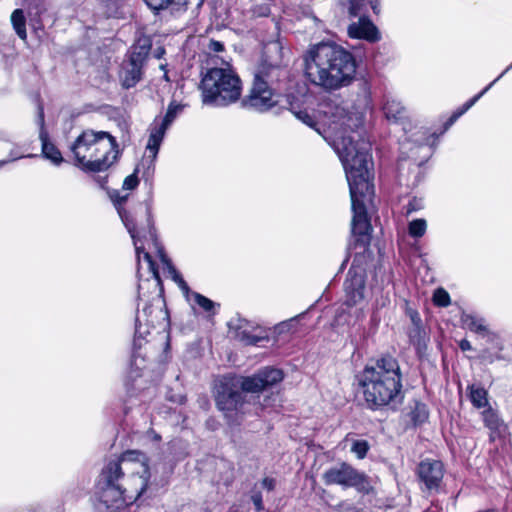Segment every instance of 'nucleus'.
I'll use <instances>...</instances> for the list:
<instances>
[{
	"instance_id": "e433bc0d",
	"label": "nucleus",
	"mask_w": 512,
	"mask_h": 512,
	"mask_svg": "<svg viewBox=\"0 0 512 512\" xmlns=\"http://www.w3.org/2000/svg\"><path fill=\"white\" fill-rule=\"evenodd\" d=\"M262 486L268 491H272L275 488V480L273 478L266 477L262 480Z\"/></svg>"
},
{
	"instance_id": "72a5a7b5",
	"label": "nucleus",
	"mask_w": 512,
	"mask_h": 512,
	"mask_svg": "<svg viewBox=\"0 0 512 512\" xmlns=\"http://www.w3.org/2000/svg\"><path fill=\"white\" fill-rule=\"evenodd\" d=\"M138 178L135 173L127 176L123 182V188L125 190H132L138 185Z\"/></svg>"
},
{
	"instance_id": "a18cd8bd",
	"label": "nucleus",
	"mask_w": 512,
	"mask_h": 512,
	"mask_svg": "<svg viewBox=\"0 0 512 512\" xmlns=\"http://www.w3.org/2000/svg\"><path fill=\"white\" fill-rule=\"evenodd\" d=\"M147 228H148V234L153 238L154 237V232H153V227H152L150 215H148V217H147Z\"/></svg>"
},
{
	"instance_id": "a19ab883",
	"label": "nucleus",
	"mask_w": 512,
	"mask_h": 512,
	"mask_svg": "<svg viewBox=\"0 0 512 512\" xmlns=\"http://www.w3.org/2000/svg\"><path fill=\"white\" fill-rule=\"evenodd\" d=\"M410 318L413 325L421 326V318L416 311L410 313Z\"/></svg>"
},
{
	"instance_id": "423d86ee",
	"label": "nucleus",
	"mask_w": 512,
	"mask_h": 512,
	"mask_svg": "<svg viewBox=\"0 0 512 512\" xmlns=\"http://www.w3.org/2000/svg\"><path fill=\"white\" fill-rule=\"evenodd\" d=\"M283 379V372L265 368L253 376H225L215 387V401L219 410L237 411L243 404V392L258 393Z\"/></svg>"
},
{
	"instance_id": "f8f14e48",
	"label": "nucleus",
	"mask_w": 512,
	"mask_h": 512,
	"mask_svg": "<svg viewBox=\"0 0 512 512\" xmlns=\"http://www.w3.org/2000/svg\"><path fill=\"white\" fill-rule=\"evenodd\" d=\"M150 280L147 279L144 282L139 284L138 287V312L136 316V334L141 335L140 332V325L142 318L147 323V325L154 326L155 318H157V315L153 316V313L156 312L157 314H162V300L160 298V294L155 295L152 300L151 304H148V302L143 298V295L141 293V290L143 289L144 284H149Z\"/></svg>"
},
{
	"instance_id": "9d476101",
	"label": "nucleus",
	"mask_w": 512,
	"mask_h": 512,
	"mask_svg": "<svg viewBox=\"0 0 512 512\" xmlns=\"http://www.w3.org/2000/svg\"><path fill=\"white\" fill-rule=\"evenodd\" d=\"M183 105L170 103L168 106L167 112L162 119L161 123H154L150 128V135L148 139V143L146 145V160L149 159L150 164H152L158 154L160 145L163 141L166 130L171 125V123L175 120L177 115L183 110Z\"/></svg>"
},
{
	"instance_id": "5701e85b",
	"label": "nucleus",
	"mask_w": 512,
	"mask_h": 512,
	"mask_svg": "<svg viewBox=\"0 0 512 512\" xmlns=\"http://www.w3.org/2000/svg\"><path fill=\"white\" fill-rule=\"evenodd\" d=\"M461 321L463 325L470 331L479 334H486L488 332V329L482 318H477L476 316L471 314H463L461 316Z\"/></svg>"
},
{
	"instance_id": "2eb2a0df",
	"label": "nucleus",
	"mask_w": 512,
	"mask_h": 512,
	"mask_svg": "<svg viewBox=\"0 0 512 512\" xmlns=\"http://www.w3.org/2000/svg\"><path fill=\"white\" fill-rule=\"evenodd\" d=\"M146 52H133L130 56L127 66L121 73L122 85L125 88L134 87L141 79V68L145 59Z\"/></svg>"
},
{
	"instance_id": "c756f323",
	"label": "nucleus",
	"mask_w": 512,
	"mask_h": 512,
	"mask_svg": "<svg viewBox=\"0 0 512 512\" xmlns=\"http://www.w3.org/2000/svg\"><path fill=\"white\" fill-rule=\"evenodd\" d=\"M367 0H350L348 13L351 17H357L367 7Z\"/></svg>"
},
{
	"instance_id": "58836bf2",
	"label": "nucleus",
	"mask_w": 512,
	"mask_h": 512,
	"mask_svg": "<svg viewBox=\"0 0 512 512\" xmlns=\"http://www.w3.org/2000/svg\"><path fill=\"white\" fill-rule=\"evenodd\" d=\"M209 47L214 52H221L224 50V45L219 41H211Z\"/></svg>"
},
{
	"instance_id": "09e8293b",
	"label": "nucleus",
	"mask_w": 512,
	"mask_h": 512,
	"mask_svg": "<svg viewBox=\"0 0 512 512\" xmlns=\"http://www.w3.org/2000/svg\"><path fill=\"white\" fill-rule=\"evenodd\" d=\"M4 163H6V161H2V162H0V166H1V165H3Z\"/></svg>"
},
{
	"instance_id": "4468645a",
	"label": "nucleus",
	"mask_w": 512,
	"mask_h": 512,
	"mask_svg": "<svg viewBox=\"0 0 512 512\" xmlns=\"http://www.w3.org/2000/svg\"><path fill=\"white\" fill-rule=\"evenodd\" d=\"M350 38L363 39L374 43L380 40L378 28L366 17H360L357 22L351 23L347 28Z\"/></svg>"
},
{
	"instance_id": "a878e982",
	"label": "nucleus",
	"mask_w": 512,
	"mask_h": 512,
	"mask_svg": "<svg viewBox=\"0 0 512 512\" xmlns=\"http://www.w3.org/2000/svg\"><path fill=\"white\" fill-rule=\"evenodd\" d=\"M512 68V64L508 66L494 81H492L487 87H485L479 94L475 95L472 99L467 101L460 111H468L505 73Z\"/></svg>"
},
{
	"instance_id": "b1692460",
	"label": "nucleus",
	"mask_w": 512,
	"mask_h": 512,
	"mask_svg": "<svg viewBox=\"0 0 512 512\" xmlns=\"http://www.w3.org/2000/svg\"><path fill=\"white\" fill-rule=\"evenodd\" d=\"M11 22L13 28L18 35V37L22 40H26L27 32H26V19L23 13V10L16 9L11 14Z\"/></svg>"
},
{
	"instance_id": "dca6fc26",
	"label": "nucleus",
	"mask_w": 512,
	"mask_h": 512,
	"mask_svg": "<svg viewBox=\"0 0 512 512\" xmlns=\"http://www.w3.org/2000/svg\"><path fill=\"white\" fill-rule=\"evenodd\" d=\"M39 120L41 124L39 137L42 143V154L46 159H49L53 164L60 165L63 162V157L59 149L48 139V134L44 129V115L42 110H40Z\"/></svg>"
},
{
	"instance_id": "4be33fe9",
	"label": "nucleus",
	"mask_w": 512,
	"mask_h": 512,
	"mask_svg": "<svg viewBox=\"0 0 512 512\" xmlns=\"http://www.w3.org/2000/svg\"><path fill=\"white\" fill-rule=\"evenodd\" d=\"M408 336L410 342L415 346L417 352L421 354L426 349V333L422 326L413 325L409 328Z\"/></svg>"
},
{
	"instance_id": "7ed1b4c3",
	"label": "nucleus",
	"mask_w": 512,
	"mask_h": 512,
	"mask_svg": "<svg viewBox=\"0 0 512 512\" xmlns=\"http://www.w3.org/2000/svg\"><path fill=\"white\" fill-rule=\"evenodd\" d=\"M306 78L326 91L348 86L354 78L356 64L353 55L334 42L312 45L304 56Z\"/></svg>"
},
{
	"instance_id": "0eeeda50",
	"label": "nucleus",
	"mask_w": 512,
	"mask_h": 512,
	"mask_svg": "<svg viewBox=\"0 0 512 512\" xmlns=\"http://www.w3.org/2000/svg\"><path fill=\"white\" fill-rule=\"evenodd\" d=\"M200 89L202 102L215 107H226L237 102L242 94V81L230 64L212 67L203 75Z\"/></svg>"
},
{
	"instance_id": "2f4dec72",
	"label": "nucleus",
	"mask_w": 512,
	"mask_h": 512,
	"mask_svg": "<svg viewBox=\"0 0 512 512\" xmlns=\"http://www.w3.org/2000/svg\"><path fill=\"white\" fill-rule=\"evenodd\" d=\"M149 8L159 11L167 8L174 0H143Z\"/></svg>"
},
{
	"instance_id": "ea45409f",
	"label": "nucleus",
	"mask_w": 512,
	"mask_h": 512,
	"mask_svg": "<svg viewBox=\"0 0 512 512\" xmlns=\"http://www.w3.org/2000/svg\"><path fill=\"white\" fill-rule=\"evenodd\" d=\"M367 2L375 14L380 12V0H367Z\"/></svg>"
},
{
	"instance_id": "de8ad7c7",
	"label": "nucleus",
	"mask_w": 512,
	"mask_h": 512,
	"mask_svg": "<svg viewBox=\"0 0 512 512\" xmlns=\"http://www.w3.org/2000/svg\"><path fill=\"white\" fill-rule=\"evenodd\" d=\"M270 46L272 48H274V49H279L280 48L278 43H272Z\"/></svg>"
},
{
	"instance_id": "f257e3e1",
	"label": "nucleus",
	"mask_w": 512,
	"mask_h": 512,
	"mask_svg": "<svg viewBox=\"0 0 512 512\" xmlns=\"http://www.w3.org/2000/svg\"><path fill=\"white\" fill-rule=\"evenodd\" d=\"M329 129L331 145L339 156L349 185L353 212L351 233L356 256L344 282L345 304L349 307L360 305L365 300L366 271L362 261L370 257L369 245L372 226L367 215V203L374 196L370 168L372 159L370 144L361 137L358 129L363 125L362 111H348L337 106L330 112Z\"/></svg>"
},
{
	"instance_id": "412c9836",
	"label": "nucleus",
	"mask_w": 512,
	"mask_h": 512,
	"mask_svg": "<svg viewBox=\"0 0 512 512\" xmlns=\"http://www.w3.org/2000/svg\"><path fill=\"white\" fill-rule=\"evenodd\" d=\"M383 112L389 121L394 122L402 120L406 115L405 107L399 100L393 97L386 98L383 105Z\"/></svg>"
},
{
	"instance_id": "1a4fd4ad",
	"label": "nucleus",
	"mask_w": 512,
	"mask_h": 512,
	"mask_svg": "<svg viewBox=\"0 0 512 512\" xmlns=\"http://www.w3.org/2000/svg\"><path fill=\"white\" fill-rule=\"evenodd\" d=\"M326 485H340L343 487H355L364 490L366 477L358 472L350 464L342 462L328 468L322 475Z\"/></svg>"
},
{
	"instance_id": "37998d69",
	"label": "nucleus",
	"mask_w": 512,
	"mask_h": 512,
	"mask_svg": "<svg viewBox=\"0 0 512 512\" xmlns=\"http://www.w3.org/2000/svg\"><path fill=\"white\" fill-rule=\"evenodd\" d=\"M463 114H464V111H460V110H459V111L455 112V113L450 117V119H449V121H448V123H447V124H448V125H452V124H453V123H454V122H455V121H456V120H457L461 115H463Z\"/></svg>"
},
{
	"instance_id": "4c0bfd02",
	"label": "nucleus",
	"mask_w": 512,
	"mask_h": 512,
	"mask_svg": "<svg viewBox=\"0 0 512 512\" xmlns=\"http://www.w3.org/2000/svg\"><path fill=\"white\" fill-rule=\"evenodd\" d=\"M420 208H421V203L414 199L413 201L409 202V204L407 205V213L410 214Z\"/></svg>"
},
{
	"instance_id": "f03ea898",
	"label": "nucleus",
	"mask_w": 512,
	"mask_h": 512,
	"mask_svg": "<svg viewBox=\"0 0 512 512\" xmlns=\"http://www.w3.org/2000/svg\"><path fill=\"white\" fill-rule=\"evenodd\" d=\"M149 478L146 456L139 451H126L103 469L104 486L100 500L107 508L118 509L128 502L138 500L145 492Z\"/></svg>"
},
{
	"instance_id": "7c9ffc66",
	"label": "nucleus",
	"mask_w": 512,
	"mask_h": 512,
	"mask_svg": "<svg viewBox=\"0 0 512 512\" xmlns=\"http://www.w3.org/2000/svg\"><path fill=\"white\" fill-rule=\"evenodd\" d=\"M434 304L439 307H447L450 304V296L443 288H438L433 295Z\"/></svg>"
},
{
	"instance_id": "79ce46f5",
	"label": "nucleus",
	"mask_w": 512,
	"mask_h": 512,
	"mask_svg": "<svg viewBox=\"0 0 512 512\" xmlns=\"http://www.w3.org/2000/svg\"><path fill=\"white\" fill-rule=\"evenodd\" d=\"M459 347L462 351H469L472 349L470 342L466 339L460 341Z\"/></svg>"
},
{
	"instance_id": "c03bdc74",
	"label": "nucleus",
	"mask_w": 512,
	"mask_h": 512,
	"mask_svg": "<svg viewBox=\"0 0 512 512\" xmlns=\"http://www.w3.org/2000/svg\"><path fill=\"white\" fill-rule=\"evenodd\" d=\"M463 114H464V111H460V110H459V111L455 112V113L450 117V119H449V121H448V123H447V124H448V125H452V124H453V123H454V122H455V121H456V120H457L461 115H463Z\"/></svg>"
},
{
	"instance_id": "f3484780",
	"label": "nucleus",
	"mask_w": 512,
	"mask_h": 512,
	"mask_svg": "<svg viewBox=\"0 0 512 512\" xmlns=\"http://www.w3.org/2000/svg\"><path fill=\"white\" fill-rule=\"evenodd\" d=\"M284 73L285 71L281 67L262 62L254 73L253 82H264L266 85L272 87L275 82L279 81Z\"/></svg>"
},
{
	"instance_id": "393cba45",
	"label": "nucleus",
	"mask_w": 512,
	"mask_h": 512,
	"mask_svg": "<svg viewBox=\"0 0 512 512\" xmlns=\"http://www.w3.org/2000/svg\"><path fill=\"white\" fill-rule=\"evenodd\" d=\"M469 389V398L476 408H483L488 405L487 391L479 386L471 385Z\"/></svg>"
},
{
	"instance_id": "f704fd0d",
	"label": "nucleus",
	"mask_w": 512,
	"mask_h": 512,
	"mask_svg": "<svg viewBox=\"0 0 512 512\" xmlns=\"http://www.w3.org/2000/svg\"><path fill=\"white\" fill-rule=\"evenodd\" d=\"M251 500L257 511L263 510L262 495L260 492H256L251 496Z\"/></svg>"
},
{
	"instance_id": "6e6552de",
	"label": "nucleus",
	"mask_w": 512,
	"mask_h": 512,
	"mask_svg": "<svg viewBox=\"0 0 512 512\" xmlns=\"http://www.w3.org/2000/svg\"><path fill=\"white\" fill-rule=\"evenodd\" d=\"M128 195L120 196L119 193H116L115 195H111V199L116 205V208L118 210V213L127 228L131 238L133 239L136 255L138 260L140 259V255L143 254L144 260L148 263L149 270L151 272L153 282L155 286L161 285V280L159 276V272L157 270L156 264L153 262L151 255L145 251L143 246L138 245V241L141 236L145 235V232L142 230H138L136 227V224L133 222L130 215L121 208V205L127 200Z\"/></svg>"
},
{
	"instance_id": "49530a36",
	"label": "nucleus",
	"mask_w": 512,
	"mask_h": 512,
	"mask_svg": "<svg viewBox=\"0 0 512 512\" xmlns=\"http://www.w3.org/2000/svg\"><path fill=\"white\" fill-rule=\"evenodd\" d=\"M417 410H419V412L421 414V417H422L421 421H423L424 419L427 418V413L425 411V407L424 406H421V407L418 406Z\"/></svg>"
},
{
	"instance_id": "20e7f679",
	"label": "nucleus",
	"mask_w": 512,
	"mask_h": 512,
	"mask_svg": "<svg viewBox=\"0 0 512 512\" xmlns=\"http://www.w3.org/2000/svg\"><path fill=\"white\" fill-rule=\"evenodd\" d=\"M365 403L377 410L396 401L402 389V376L398 361L386 356L365 366L358 375Z\"/></svg>"
},
{
	"instance_id": "a211bd4d",
	"label": "nucleus",
	"mask_w": 512,
	"mask_h": 512,
	"mask_svg": "<svg viewBox=\"0 0 512 512\" xmlns=\"http://www.w3.org/2000/svg\"><path fill=\"white\" fill-rule=\"evenodd\" d=\"M159 256L162 264L164 265V269L167 270L168 274L171 276L172 280L178 285L180 290L183 292L185 297L189 299V296L192 297V291L190 290L188 284L185 282L181 274L176 270L170 259L166 256L163 250H159Z\"/></svg>"
},
{
	"instance_id": "cd10ccee",
	"label": "nucleus",
	"mask_w": 512,
	"mask_h": 512,
	"mask_svg": "<svg viewBox=\"0 0 512 512\" xmlns=\"http://www.w3.org/2000/svg\"><path fill=\"white\" fill-rule=\"evenodd\" d=\"M369 450V444L366 440H355L351 446V452H353L358 459L365 458Z\"/></svg>"
},
{
	"instance_id": "39448f33",
	"label": "nucleus",
	"mask_w": 512,
	"mask_h": 512,
	"mask_svg": "<svg viewBox=\"0 0 512 512\" xmlns=\"http://www.w3.org/2000/svg\"><path fill=\"white\" fill-rule=\"evenodd\" d=\"M74 165L84 172H102L117 159L118 144L109 132L86 129L70 146Z\"/></svg>"
},
{
	"instance_id": "c9c22d12",
	"label": "nucleus",
	"mask_w": 512,
	"mask_h": 512,
	"mask_svg": "<svg viewBox=\"0 0 512 512\" xmlns=\"http://www.w3.org/2000/svg\"><path fill=\"white\" fill-rule=\"evenodd\" d=\"M297 117L308 126H312L314 124L313 118L307 112L300 111L297 113Z\"/></svg>"
},
{
	"instance_id": "c85d7f7f",
	"label": "nucleus",
	"mask_w": 512,
	"mask_h": 512,
	"mask_svg": "<svg viewBox=\"0 0 512 512\" xmlns=\"http://www.w3.org/2000/svg\"><path fill=\"white\" fill-rule=\"evenodd\" d=\"M192 298L194 299L195 303L206 312L212 311L215 307V303L212 300L198 292L192 293Z\"/></svg>"
},
{
	"instance_id": "6ab92c4d",
	"label": "nucleus",
	"mask_w": 512,
	"mask_h": 512,
	"mask_svg": "<svg viewBox=\"0 0 512 512\" xmlns=\"http://www.w3.org/2000/svg\"><path fill=\"white\" fill-rule=\"evenodd\" d=\"M159 256L162 264L164 265V269L167 270L168 274L171 276L172 280L178 285L180 290L183 292L185 297L189 299V296L192 297V291L190 290L188 284L185 282L181 274L176 270L170 259L166 256L163 250H159Z\"/></svg>"
},
{
	"instance_id": "9b49d317",
	"label": "nucleus",
	"mask_w": 512,
	"mask_h": 512,
	"mask_svg": "<svg viewBox=\"0 0 512 512\" xmlns=\"http://www.w3.org/2000/svg\"><path fill=\"white\" fill-rule=\"evenodd\" d=\"M273 88L264 82H253L249 94L242 99V106L257 112H265L275 106Z\"/></svg>"
},
{
	"instance_id": "aec40b11",
	"label": "nucleus",
	"mask_w": 512,
	"mask_h": 512,
	"mask_svg": "<svg viewBox=\"0 0 512 512\" xmlns=\"http://www.w3.org/2000/svg\"><path fill=\"white\" fill-rule=\"evenodd\" d=\"M482 418L485 426L490 430V439L494 440L496 436H500L506 429L504 422L498 414L491 408L482 412Z\"/></svg>"
},
{
	"instance_id": "bb28decb",
	"label": "nucleus",
	"mask_w": 512,
	"mask_h": 512,
	"mask_svg": "<svg viewBox=\"0 0 512 512\" xmlns=\"http://www.w3.org/2000/svg\"><path fill=\"white\" fill-rule=\"evenodd\" d=\"M427 224L424 219H416L410 222L408 230L412 237H422L426 232Z\"/></svg>"
},
{
	"instance_id": "ddd939ff",
	"label": "nucleus",
	"mask_w": 512,
	"mask_h": 512,
	"mask_svg": "<svg viewBox=\"0 0 512 512\" xmlns=\"http://www.w3.org/2000/svg\"><path fill=\"white\" fill-rule=\"evenodd\" d=\"M417 475L427 490H437L444 476V465L439 460L425 459L419 463Z\"/></svg>"
},
{
	"instance_id": "473e14b6",
	"label": "nucleus",
	"mask_w": 512,
	"mask_h": 512,
	"mask_svg": "<svg viewBox=\"0 0 512 512\" xmlns=\"http://www.w3.org/2000/svg\"><path fill=\"white\" fill-rule=\"evenodd\" d=\"M239 338L241 341L245 342L248 345H256L258 342L266 339L265 337H260L256 335H251L247 332H242L239 334Z\"/></svg>"
}]
</instances>
